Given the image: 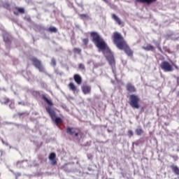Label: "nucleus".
<instances>
[{
    "label": "nucleus",
    "instance_id": "22",
    "mask_svg": "<svg viewBox=\"0 0 179 179\" xmlns=\"http://www.w3.org/2000/svg\"><path fill=\"white\" fill-rule=\"evenodd\" d=\"M144 134V131L142 129H136V135L141 136Z\"/></svg>",
    "mask_w": 179,
    "mask_h": 179
},
{
    "label": "nucleus",
    "instance_id": "36",
    "mask_svg": "<svg viewBox=\"0 0 179 179\" xmlns=\"http://www.w3.org/2000/svg\"><path fill=\"white\" fill-rule=\"evenodd\" d=\"M177 96H179V91L177 93Z\"/></svg>",
    "mask_w": 179,
    "mask_h": 179
},
{
    "label": "nucleus",
    "instance_id": "23",
    "mask_svg": "<svg viewBox=\"0 0 179 179\" xmlns=\"http://www.w3.org/2000/svg\"><path fill=\"white\" fill-rule=\"evenodd\" d=\"M55 122L57 126H58L59 124L62 123V120L61 119V117H57L55 119Z\"/></svg>",
    "mask_w": 179,
    "mask_h": 179
},
{
    "label": "nucleus",
    "instance_id": "25",
    "mask_svg": "<svg viewBox=\"0 0 179 179\" xmlns=\"http://www.w3.org/2000/svg\"><path fill=\"white\" fill-rule=\"evenodd\" d=\"M9 103H10V99L8 98L5 97L3 99V103L4 105H7Z\"/></svg>",
    "mask_w": 179,
    "mask_h": 179
},
{
    "label": "nucleus",
    "instance_id": "19",
    "mask_svg": "<svg viewBox=\"0 0 179 179\" xmlns=\"http://www.w3.org/2000/svg\"><path fill=\"white\" fill-rule=\"evenodd\" d=\"M3 40H4L5 43H10V41H11V36H9L8 34H5L3 36Z\"/></svg>",
    "mask_w": 179,
    "mask_h": 179
},
{
    "label": "nucleus",
    "instance_id": "17",
    "mask_svg": "<svg viewBox=\"0 0 179 179\" xmlns=\"http://www.w3.org/2000/svg\"><path fill=\"white\" fill-rule=\"evenodd\" d=\"M69 88L70 89L71 91L73 92H78V87L74 85L73 83H70L69 84Z\"/></svg>",
    "mask_w": 179,
    "mask_h": 179
},
{
    "label": "nucleus",
    "instance_id": "26",
    "mask_svg": "<svg viewBox=\"0 0 179 179\" xmlns=\"http://www.w3.org/2000/svg\"><path fill=\"white\" fill-rule=\"evenodd\" d=\"M89 41H90V40L88 38H85L83 39V44H85V45H87Z\"/></svg>",
    "mask_w": 179,
    "mask_h": 179
},
{
    "label": "nucleus",
    "instance_id": "28",
    "mask_svg": "<svg viewBox=\"0 0 179 179\" xmlns=\"http://www.w3.org/2000/svg\"><path fill=\"white\" fill-rule=\"evenodd\" d=\"M17 11L22 14L24 13V9L23 8H16Z\"/></svg>",
    "mask_w": 179,
    "mask_h": 179
},
{
    "label": "nucleus",
    "instance_id": "24",
    "mask_svg": "<svg viewBox=\"0 0 179 179\" xmlns=\"http://www.w3.org/2000/svg\"><path fill=\"white\" fill-rule=\"evenodd\" d=\"M79 16L82 20L89 19V15L87 14H80Z\"/></svg>",
    "mask_w": 179,
    "mask_h": 179
},
{
    "label": "nucleus",
    "instance_id": "37",
    "mask_svg": "<svg viewBox=\"0 0 179 179\" xmlns=\"http://www.w3.org/2000/svg\"><path fill=\"white\" fill-rule=\"evenodd\" d=\"M169 125V124H167V123H165V126H168Z\"/></svg>",
    "mask_w": 179,
    "mask_h": 179
},
{
    "label": "nucleus",
    "instance_id": "40",
    "mask_svg": "<svg viewBox=\"0 0 179 179\" xmlns=\"http://www.w3.org/2000/svg\"><path fill=\"white\" fill-rule=\"evenodd\" d=\"M109 179H114V178H109Z\"/></svg>",
    "mask_w": 179,
    "mask_h": 179
},
{
    "label": "nucleus",
    "instance_id": "8",
    "mask_svg": "<svg viewBox=\"0 0 179 179\" xmlns=\"http://www.w3.org/2000/svg\"><path fill=\"white\" fill-rule=\"evenodd\" d=\"M81 89H82V91H83V93L85 95L90 94L91 91H92V87L88 85H83L81 87Z\"/></svg>",
    "mask_w": 179,
    "mask_h": 179
},
{
    "label": "nucleus",
    "instance_id": "20",
    "mask_svg": "<svg viewBox=\"0 0 179 179\" xmlns=\"http://www.w3.org/2000/svg\"><path fill=\"white\" fill-rule=\"evenodd\" d=\"M143 49L145 51H154L155 48L152 45L143 46Z\"/></svg>",
    "mask_w": 179,
    "mask_h": 179
},
{
    "label": "nucleus",
    "instance_id": "11",
    "mask_svg": "<svg viewBox=\"0 0 179 179\" xmlns=\"http://www.w3.org/2000/svg\"><path fill=\"white\" fill-rule=\"evenodd\" d=\"M66 133L70 136H73L75 134L76 137H78V132H76L75 129L73 127H68L66 128Z\"/></svg>",
    "mask_w": 179,
    "mask_h": 179
},
{
    "label": "nucleus",
    "instance_id": "6",
    "mask_svg": "<svg viewBox=\"0 0 179 179\" xmlns=\"http://www.w3.org/2000/svg\"><path fill=\"white\" fill-rule=\"evenodd\" d=\"M161 69L165 72H172L173 71L172 65L166 61H164L161 63Z\"/></svg>",
    "mask_w": 179,
    "mask_h": 179
},
{
    "label": "nucleus",
    "instance_id": "16",
    "mask_svg": "<svg viewBox=\"0 0 179 179\" xmlns=\"http://www.w3.org/2000/svg\"><path fill=\"white\" fill-rule=\"evenodd\" d=\"M42 99L48 103L49 106H53V103L51 99H49L45 94L42 95Z\"/></svg>",
    "mask_w": 179,
    "mask_h": 179
},
{
    "label": "nucleus",
    "instance_id": "27",
    "mask_svg": "<svg viewBox=\"0 0 179 179\" xmlns=\"http://www.w3.org/2000/svg\"><path fill=\"white\" fill-rule=\"evenodd\" d=\"M127 135H129V138H131L134 136V132L132 130L127 131Z\"/></svg>",
    "mask_w": 179,
    "mask_h": 179
},
{
    "label": "nucleus",
    "instance_id": "10",
    "mask_svg": "<svg viewBox=\"0 0 179 179\" xmlns=\"http://www.w3.org/2000/svg\"><path fill=\"white\" fill-rule=\"evenodd\" d=\"M45 110L47 111V113L50 115V117L52 118V120H54L55 116H56V113L55 111L51 108L50 106H47L45 108Z\"/></svg>",
    "mask_w": 179,
    "mask_h": 179
},
{
    "label": "nucleus",
    "instance_id": "12",
    "mask_svg": "<svg viewBox=\"0 0 179 179\" xmlns=\"http://www.w3.org/2000/svg\"><path fill=\"white\" fill-rule=\"evenodd\" d=\"M49 159L52 162L51 164L52 166L57 165V160L56 159V154L55 152H51L49 156Z\"/></svg>",
    "mask_w": 179,
    "mask_h": 179
},
{
    "label": "nucleus",
    "instance_id": "35",
    "mask_svg": "<svg viewBox=\"0 0 179 179\" xmlns=\"http://www.w3.org/2000/svg\"><path fill=\"white\" fill-rule=\"evenodd\" d=\"M34 94H37V95H39V94H40V92H38V91H36V92H34Z\"/></svg>",
    "mask_w": 179,
    "mask_h": 179
},
{
    "label": "nucleus",
    "instance_id": "3",
    "mask_svg": "<svg viewBox=\"0 0 179 179\" xmlns=\"http://www.w3.org/2000/svg\"><path fill=\"white\" fill-rule=\"evenodd\" d=\"M112 38L115 45H127L125 39L122 35L117 31L113 33Z\"/></svg>",
    "mask_w": 179,
    "mask_h": 179
},
{
    "label": "nucleus",
    "instance_id": "32",
    "mask_svg": "<svg viewBox=\"0 0 179 179\" xmlns=\"http://www.w3.org/2000/svg\"><path fill=\"white\" fill-rule=\"evenodd\" d=\"M172 65L174 66V68L176 69V70H178L179 69V67L174 63L172 64Z\"/></svg>",
    "mask_w": 179,
    "mask_h": 179
},
{
    "label": "nucleus",
    "instance_id": "31",
    "mask_svg": "<svg viewBox=\"0 0 179 179\" xmlns=\"http://www.w3.org/2000/svg\"><path fill=\"white\" fill-rule=\"evenodd\" d=\"M75 52H77L78 54H80L81 50L78 49V48H76V49H75Z\"/></svg>",
    "mask_w": 179,
    "mask_h": 179
},
{
    "label": "nucleus",
    "instance_id": "4",
    "mask_svg": "<svg viewBox=\"0 0 179 179\" xmlns=\"http://www.w3.org/2000/svg\"><path fill=\"white\" fill-rule=\"evenodd\" d=\"M140 98L138 95L136 94H131L129 96V105L133 109H139L141 106H140Z\"/></svg>",
    "mask_w": 179,
    "mask_h": 179
},
{
    "label": "nucleus",
    "instance_id": "14",
    "mask_svg": "<svg viewBox=\"0 0 179 179\" xmlns=\"http://www.w3.org/2000/svg\"><path fill=\"white\" fill-rule=\"evenodd\" d=\"M73 79L78 85H81L83 83V79L79 74H75L73 76Z\"/></svg>",
    "mask_w": 179,
    "mask_h": 179
},
{
    "label": "nucleus",
    "instance_id": "30",
    "mask_svg": "<svg viewBox=\"0 0 179 179\" xmlns=\"http://www.w3.org/2000/svg\"><path fill=\"white\" fill-rule=\"evenodd\" d=\"M51 62H52V65L53 66H55V65H56V60H55V58H52V59Z\"/></svg>",
    "mask_w": 179,
    "mask_h": 179
},
{
    "label": "nucleus",
    "instance_id": "29",
    "mask_svg": "<svg viewBox=\"0 0 179 179\" xmlns=\"http://www.w3.org/2000/svg\"><path fill=\"white\" fill-rule=\"evenodd\" d=\"M78 68L80 70H85V65L83 64H80L79 66H78Z\"/></svg>",
    "mask_w": 179,
    "mask_h": 179
},
{
    "label": "nucleus",
    "instance_id": "34",
    "mask_svg": "<svg viewBox=\"0 0 179 179\" xmlns=\"http://www.w3.org/2000/svg\"><path fill=\"white\" fill-rule=\"evenodd\" d=\"M20 176H21V173H17L16 175V179H17V177H20Z\"/></svg>",
    "mask_w": 179,
    "mask_h": 179
},
{
    "label": "nucleus",
    "instance_id": "18",
    "mask_svg": "<svg viewBox=\"0 0 179 179\" xmlns=\"http://www.w3.org/2000/svg\"><path fill=\"white\" fill-rule=\"evenodd\" d=\"M171 169L173 172L176 175L179 176V168L177 166H171Z\"/></svg>",
    "mask_w": 179,
    "mask_h": 179
},
{
    "label": "nucleus",
    "instance_id": "21",
    "mask_svg": "<svg viewBox=\"0 0 179 179\" xmlns=\"http://www.w3.org/2000/svg\"><path fill=\"white\" fill-rule=\"evenodd\" d=\"M48 31L50 33H57L58 30L56 27H50L48 29Z\"/></svg>",
    "mask_w": 179,
    "mask_h": 179
},
{
    "label": "nucleus",
    "instance_id": "13",
    "mask_svg": "<svg viewBox=\"0 0 179 179\" xmlns=\"http://www.w3.org/2000/svg\"><path fill=\"white\" fill-rule=\"evenodd\" d=\"M112 17L117 23V24H119V26H122V27L124 26V22L115 14H113Z\"/></svg>",
    "mask_w": 179,
    "mask_h": 179
},
{
    "label": "nucleus",
    "instance_id": "5",
    "mask_svg": "<svg viewBox=\"0 0 179 179\" xmlns=\"http://www.w3.org/2000/svg\"><path fill=\"white\" fill-rule=\"evenodd\" d=\"M31 62H33V65L38 69L39 72H44V68L41 64V62L38 60L37 58L34 57L31 59Z\"/></svg>",
    "mask_w": 179,
    "mask_h": 179
},
{
    "label": "nucleus",
    "instance_id": "39",
    "mask_svg": "<svg viewBox=\"0 0 179 179\" xmlns=\"http://www.w3.org/2000/svg\"><path fill=\"white\" fill-rule=\"evenodd\" d=\"M158 49H159V50H161L160 46H158Z\"/></svg>",
    "mask_w": 179,
    "mask_h": 179
},
{
    "label": "nucleus",
    "instance_id": "15",
    "mask_svg": "<svg viewBox=\"0 0 179 179\" xmlns=\"http://www.w3.org/2000/svg\"><path fill=\"white\" fill-rule=\"evenodd\" d=\"M136 1L141 3H147L148 5H150L157 1V0H136Z\"/></svg>",
    "mask_w": 179,
    "mask_h": 179
},
{
    "label": "nucleus",
    "instance_id": "9",
    "mask_svg": "<svg viewBox=\"0 0 179 179\" xmlns=\"http://www.w3.org/2000/svg\"><path fill=\"white\" fill-rule=\"evenodd\" d=\"M126 90H127V92L133 94L136 92V89L135 86L131 83H127V85H126Z\"/></svg>",
    "mask_w": 179,
    "mask_h": 179
},
{
    "label": "nucleus",
    "instance_id": "1",
    "mask_svg": "<svg viewBox=\"0 0 179 179\" xmlns=\"http://www.w3.org/2000/svg\"><path fill=\"white\" fill-rule=\"evenodd\" d=\"M99 52H103L106 59L108 61L109 64L112 67L113 71L115 73L116 68V61L113 52L108 45H97Z\"/></svg>",
    "mask_w": 179,
    "mask_h": 179
},
{
    "label": "nucleus",
    "instance_id": "2",
    "mask_svg": "<svg viewBox=\"0 0 179 179\" xmlns=\"http://www.w3.org/2000/svg\"><path fill=\"white\" fill-rule=\"evenodd\" d=\"M90 36L92 38V43L95 45H106L104 39L96 31H92L90 33Z\"/></svg>",
    "mask_w": 179,
    "mask_h": 179
},
{
    "label": "nucleus",
    "instance_id": "33",
    "mask_svg": "<svg viewBox=\"0 0 179 179\" xmlns=\"http://www.w3.org/2000/svg\"><path fill=\"white\" fill-rule=\"evenodd\" d=\"M105 3H106L107 4L110 5V0H103Z\"/></svg>",
    "mask_w": 179,
    "mask_h": 179
},
{
    "label": "nucleus",
    "instance_id": "7",
    "mask_svg": "<svg viewBox=\"0 0 179 179\" xmlns=\"http://www.w3.org/2000/svg\"><path fill=\"white\" fill-rule=\"evenodd\" d=\"M119 50H122L124 51L125 54L127 55V57H133L134 52L128 45H117Z\"/></svg>",
    "mask_w": 179,
    "mask_h": 179
},
{
    "label": "nucleus",
    "instance_id": "38",
    "mask_svg": "<svg viewBox=\"0 0 179 179\" xmlns=\"http://www.w3.org/2000/svg\"><path fill=\"white\" fill-rule=\"evenodd\" d=\"M14 14H15V15H17V13L16 12H14Z\"/></svg>",
    "mask_w": 179,
    "mask_h": 179
}]
</instances>
